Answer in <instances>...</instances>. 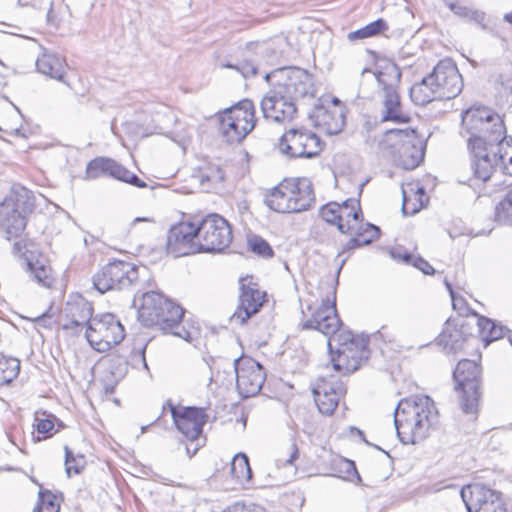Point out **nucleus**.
Returning <instances> with one entry per match:
<instances>
[{
  "label": "nucleus",
  "instance_id": "obj_1",
  "mask_svg": "<svg viewBox=\"0 0 512 512\" xmlns=\"http://www.w3.org/2000/svg\"><path fill=\"white\" fill-rule=\"evenodd\" d=\"M434 402L428 396L401 400L394 412L397 436L403 444H416L424 440L437 419Z\"/></svg>",
  "mask_w": 512,
  "mask_h": 512
},
{
  "label": "nucleus",
  "instance_id": "obj_2",
  "mask_svg": "<svg viewBox=\"0 0 512 512\" xmlns=\"http://www.w3.org/2000/svg\"><path fill=\"white\" fill-rule=\"evenodd\" d=\"M219 130L224 140L229 143L241 142L255 127V110L249 99L219 113Z\"/></svg>",
  "mask_w": 512,
  "mask_h": 512
},
{
  "label": "nucleus",
  "instance_id": "obj_3",
  "mask_svg": "<svg viewBox=\"0 0 512 512\" xmlns=\"http://www.w3.org/2000/svg\"><path fill=\"white\" fill-rule=\"evenodd\" d=\"M453 377L455 389L460 393L459 404L465 414L476 415L480 399L481 367L473 360L458 362Z\"/></svg>",
  "mask_w": 512,
  "mask_h": 512
},
{
  "label": "nucleus",
  "instance_id": "obj_4",
  "mask_svg": "<svg viewBox=\"0 0 512 512\" xmlns=\"http://www.w3.org/2000/svg\"><path fill=\"white\" fill-rule=\"evenodd\" d=\"M139 268L126 261L109 262L92 277L93 287L101 294L131 287L139 281Z\"/></svg>",
  "mask_w": 512,
  "mask_h": 512
},
{
  "label": "nucleus",
  "instance_id": "obj_5",
  "mask_svg": "<svg viewBox=\"0 0 512 512\" xmlns=\"http://www.w3.org/2000/svg\"><path fill=\"white\" fill-rule=\"evenodd\" d=\"M196 228L199 253L221 252L232 242L231 226L219 214L207 215L196 225Z\"/></svg>",
  "mask_w": 512,
  "mask_h": 512
},
{
  "label": "nucleus",
  "instance_id": "obj_6",
  "mask_svg": "<svg viewBox=\"0 0 512 512\" xmlns=\"http://www.w3.org/2000/svg\"><path fill=\"white\" fill-rule=\"evenodd\" d=\"M85 337L93 349L106 352L124 339L125 329L113 314L106 313L89 322Z\"/></svg>",
  "mask_w": 512,
  "mask_h": 512
},
{
  "label": "nucleus",
  "instance_id": "obj_7",
  "mask_svg": "<svg viewBox=\"0 0 512 512\" xmlns=\"http://www.w3.org/2000/svg\"><path fill=\"white\" fill-rule=\"evenodd\" d=\"M505 140L484 142L483 139L468 140V148L472 155L474 176L482 181L490 179L501 160L505 159L502 150Z\"/></svg>",
  "mask_w": 512,
  "mask_h": 512
},
{
  "label": "nucleus",
  "instance_id": "obj_8",
  "mask_svg": "<svg viewBox=\"0 0 512 512\" xmlns=\"http://www.w3.org/2000/svg\"><path fill=\"white\" fill-rule=\"evenodd\" d=\"M386 140L398 155V164L405 170L416 168L424 158V147L413 129L387 131Z\"/></svg>",
  "mask_w": 512,
  "mask_h": 512
},
{
  "label": "nucleus",
  "instance_id": "obj_9",
  "mask_svg": "<svg viewBox=\"0 0 512 512\" xmlns=\"http://www.w3.org/2000/svg\"><path fill=\"white\" fill-rule=\"evenodd\" d=\"M491 125V140L493 142L506 139V127L502 118L490 108L472 106L462 113V128L475 137L484 126Z\"/></svg>",
  "mask_w": 512,
  "mask_h": 512
},
{
  "label": "nucleus",
  "instance_id": "obj_10",
  "mask_svg": "<svg viewBox=\"0 0 512 512\" xmlns=\"http://www.w3.org/2000/svg\"><path fill=\"white\" fill-rule=\"evenodd\" d=\"M279 150L290 158H312L322 151L320 138L307 129H290L279 141Z\"/></svg>",
  "mask_w": 512,
  "mask_h": 512
},
{
  "label": "nucleus",
  "instance_id": "obj_11",
  "mask_svg": "<svg viewBox=\"0 0 512 512\" xmlns=\"http://www.w3.org/2000/svg\"><path fill=\"white\" fill-rule=\"evenodd\" d=\"M277 75L284 80L277 87L293 101L315 95L316 90L313 76L307 70L298 67L284 68L272 73H266L264 79L268 82L271 77H276Z\"/></svg>",
  "mask_w": 512,
  "mask_h": 512
},
{
  "label": "nucleus",
  "instance_id": "obj_12",
  "mask_svg": "<svg viewBox=\"0 0 512 512\" xmlns=\"http://www.w3.org/2000/svg\"><path fill=\"white\" fill-rule=\"evenodd\" d=\"M430 85H434L439 100H450L463 89L462 76L450 60H441L429 74Z\"/></svg>",
  "mask_w": 512,
  "mask_h": 512
},
{
  "label": "nucleus",
  "instance_id": "obj_13",
  "mask_svg": "<svg viewBox=\"0 0 512 512\" xmlns=\"http://www.w3.org/2000/svg\"><path fill=\"white\" fill-rule=\"evenodd\" d=\"M236 387L242 398L257 395L265 382L264 368L255 360L235 359Z\"/></svg>",
  "mask_w": 512,
  "mask_h": 512
},
{
  "label": "nucleus",
  "instance_id": "obj_14",
  "mask_svg": "<svg viewBox=\"0 0 512 512\" xmlns=\"http://www.w3.org/2000/svg\"><path fill=\"white\" fill-rule=\"evenodd\" d=\"M169 408L173 421L180 433H182L188 440H196L202 433L203 426L208 420V415L203 408L198 407H183L177 409L171 400H168L163 405V410Z\"/></svg>",
  "mask_w": 512,
  "mask_h": 512
},
{
  "label": "nucleus",
  "instance_id": "obj_15",
  "mask_svg": "<svg viewBox=\"0 0 512 512\" xmlns=\"http://www.w3.org/2000/svg\"><path fill=\"white\" fill-rule=\"evenodd\" d=\"M461 497L469 512H504L500 494L482 484L461 489Z\"/></svg>",
  "mask_w": 512,
  "mask_h": 512
},
{
  "label": "nucleus",
  "instance_id": "obj_16",
  "mask_svg": "<svg viewBox=\"0 0 512 512\" xmlns=\"http://www.w3.org/2000/svg\"><path fill=\"white\" fill-rule=\"evenodd\" d=\"M240 291L239 305L230 317V321L242 325L260 311L265 302L266 293L259 290L258 285L252 282V277L240 279Z\"/></svg>",
  "mask_w": 512,
  "mask_h": 512
},
{
  "label": "nucleus",
  "instance_id": "obj_17",
  "mask_svg": "<svg viewBox=\"0 0 512 512\" xmlns=\"http://www.w3.org/2000/svg\"><path fill=\"white\" fill-rule=\"evenodd\" d=\"M196 224L181 222L170 228L167 235V253L181 257L199 253Z\"/></svg>",
  "mask_w": 512,
  "mask_h": 512
},
{
  "label": "nucleus",
  "instance_id": "obj_18",
  "mask_svg": "<svg viewBox=\"0 0 512 512\" xmlns=\"http://www.w3.org/2000/svg\"><path fill=\"white\" fill-rule=\"evenodd\" d=\"M369 350L364 339L347 338L338 349L337 359H333L336 371L344 374L353 373L368 360Z\"/></svg>",
  "mask_w": 512,
  "mask_h": 512
},
{
  "label": "nucleus",
  "instance_id": "obj_19",
  "mask_svg": "<svg viewBox=\"0 0 512 512\" xmlns=\"http://www.w3.org/2000/svg\"><path fill=\"white\" fill-rule=\"evenodd\" d=\"M104 175L113 177L138 188H145L147 186V184L136 174L132 173L113 159L98 157L88 163L86 167L87 178L96 179Z\"/></svg>",
  "mask_w": 512,
  "mask_h": 512
},
{
  "label": "nucleus",
  "instance_id": "obj_20",
  "mask_svg": "<svg viewBox=\"0 0 512 512\" xmlns=\"http://www.w3.org/2000/svg\"><path fill=\"white\" fill-rule=\"evenodd\" d=\"M261 110L266 119L274 122L290 121L297 112L296 105L291 98L278 87L267 92L261 101Z\"/></svg>",
  "mask_w": 512,
  "mask_h": 512
},
{
  "label": "nucleus",
  "instance_id": "obj_21",
  "mask_svg": "<svg viewBox=\"0 0 512 512\" xmlns=\"http://www.w3.org/2000/svg\"><path fill=\"white\" fill-rule=\"evenodd\" d=\"M312 393L319 412L330 416L337 408L340 397L345 395L346 387L334 377L320 378L313 387Z\"/></svg>",
  "mask_w": 512,
  "mask_h": 512
},
{
  "label": "nucleus",
  "instance_id": "obj_22",
  "mask_svg": "<svg viewBox=\"0 0 512 512\" xmlns=\"http://www.w3.org/2000/svg\"><path fill=\"white\" fill-rule=\"evenodd\" d=\"M340 325L341 321L337 314L335 299L332 301L326 299L312 313L311 318L303 323V328L317 330L335 340Z\"/></svg>",
  "mask_w": 512,
  "mask_h": 512
},
{
  "label": "nucleus",
  "instance_id": "obj_23",
  "mask_svg": "<svg viewBox=\"0 0 512 512\" xmlns=\"http://www.w3.org/2000/svg\"><path fill=\"white\" fill-rule=\"evenodd\" d=\"M345 113V107H326V104L320 103L314 107L311 117L319 129L328 135H335L345 126Z\"/></svg>",
  "mask_w": 512,
  "mask_h": 512
},
{
  "label": "nucleus",
  "instance_id": "obj_24",
  "mask_svg": "<svg viewBox=\"0 0 512 512\" xmlns=\"http://www.w3.org/2000/svg\"><path fill=\"white\" fill-rule=\"evenodd\" d=\"M165 305L169 306V299L163 294L156 291L143 293L138 308V320L146 327H154L159 324Z\"/></svg>",
  "mask_w": 512,
  "mask_h": 512
},
{
  "label": "nucleus",
  "instance_id": "obj_25",
  "mask_svg": "<svg viewBox=\"0 0 512 512\" xmlns=\"http://www.w3.org/2000/svg\"><path fill=\"white\" fill-rule=\"evenodd\" d=\"M292 196L293 192L289 190L287 181L284 179L265 196L264 202L271 210L278 213H299L297 207H302L305 198L302 202H297Z\"/></svg>",
  "mask_w": 512,
  "mask_h": 512
},
{
  "label": "nucleus",
  "instance_id": "obj_26",
  "mask_svg": "<svg viewBox=\"0 0 512 512\" xmlns=\"http://www.w3.org/2000/svg\"><path fill=\"white\" fill-rule=\"evenodd\" d=\"M184 313L185 310L180 305L169 299V306L165 305L163 316L155 327H158L164 333H171L189 342L193 339L191 332L181 326Z\"/></svg>",
  "mask_w": 512,
  "mask_h": 512
},
{
  "label": "nucleus",
  "instance_id": "obj_27",
  "mask_svg": "<svg viewBox=\"0 0 512 512\" xmlns=\"http://www.w3.org/2000/svg\"><path fill=\"white\" fill-rule=\"evenodd\" d=\"M27 220L23 218L16 208H12L9 201L5 200L0 205V230L8 239L19 237L25 230Z\"/></svg>",
  "mask_w": 512,
  "mask_h": 512
},
{
  "label": "nucleus",
  "instance_id": "obj_28",
  "mask_svg": "<svg viewBox=\"0 0 512 512\" xmlns=\"http://www.w3.org/2000/svg\"><path fill=\"white\" fill-rule=\"evenodd\" d=\"M382 99V116L381 122L409 123L411 118L403 112L399 91L380 92Z\"/></svg>",
  "mask_w": 512,
  "mask_h": 512
},
{
  "label": "nucleus",
  "instance_id": "obj_29",
  "mask_svg": "<svg viewBox=\"0 0 512 512\" xmlns=\"http://www.w3.org/2000/svg\"><path fill=\"white\" fill-rule=\"evenodd\" d=\"M464 324L458 326L447 325L438 338V344L447 353H456L464 348L470 334L464 330Z\"/></svg>",
  "mask_w": 512,
  "mask_h": 512
},
{
  "label": "nucleus",
  "instance_id": "obj_30",
  "mask_svg": "<svg viewBox=\"0 0 512 512\" xmlns=\"http://www.w3.org/2000/svg\"><path fill=\"white\" fill-rule=\"evenodd\" d=\"M380 92L399 90L401 81V71L392 61H385L379 66V70L374 73Z\"/></svg>",
  "mask_w": 512,
  "mask_h": 512
},
{
  "label": "nucleus",
  "instance_id": "obj_31",
  "mask_svg": "<svg viewBox=\"0 0 512 512\" xmlns=\"http://www.w3.org/2000/svg\"><path fill=\"white\" fill-rule=\"evenodd\" d=\"M286 181L289 186V190L293 192L292 198L295 199L294 201L302 202L305 197L302 207H297L299 208V213L310 209L315 201L314 191L310 180L307 178H293L286 179Z\"/></svg>",
  "mask_w": 512,
  "mask_h": 512
},
{
  "label": "nucleus",
  "instance_id": "obj_32",
  "mask_svg": "<svg viewBox=\"0 0 512 512\" xmlns=\"http://www.w3.org/2000/svg\"><path fill=\"white\" fill-rule=\"evenodd\" d=\"M37 70L53 79L64 81V60L56 54L43 53L36 60Z\"/></svg>",
  "mask_w": 512,
  "mask_h": 512
},
{
  "label": "nucleus",
  "instance_id": "obj_33",
  "mask_svg": "<svg viewBox=\"0 0 512 512\" xmlns=\"http://www.w3.org/2000/svg\"><path fill=\"white\" fill-rule=\"evenodd\" d=\"M477 326L483 340L488 343L501 339L505 336L509 338V336L512 335L511 330L505 326L496 324L493 320L484 316L478 318Z\"/></svg>",
  "mask_w": 512,
  "mask_h": 512
},
{
  "label": "nucleus",
  "instance_id": "obj_34",
  "mask_svg": "<svg viewBox=\"0 0 512 512\" xmlns=\"http://www.w3.org/2000/svg\"><path fill=\"white\" fill-rule=\"evenodd\" d=\"M410 98L416 105H425L439 100L434 85H430L429 75L411 87Z\"/></svg>",
  "mask_w": 512,
  "mask_h": 512
},
{
  "label": "nucleus",
  "instance_id": "obj_35",
  "mask_svg": "<svg viewBox=\"0 0 512 512\" xmlns=\"http://www.w3.org/2000/svg\"><path fill=\"white\" fill-rule=\"evenodd\" d=\"M341 222L347 226H357L363 220L360 202L356 199H347L339 204Z\"/></svg>",
  "mask_w": 512,
  "mask_h": 512
},
{
  "label": "nucleus",
  "instance_id": "obj_36",
  "mask_svg": "<svg viewBox=\"0 0 512 512\" xmlns=\"http://www.w3.org/2000/svg\"><path fill=\"white\" fill-rule=\"evenodd\" d=\"M388 28V23L384 19L379 18L356 31L349 32L347 39L350 42H354L356 40L378 36L387 31Z\"/></svg>",
  "mask_w": 512,
  "mask_h": 512
},
{
  "label": "nucleus",
  "instance_id": "obj_37",
  "mask_svg": "<svg viewBox=\"0 0 512 512\" xmlns=\"http://www.w3.org/2000/svg\"><path fill=\"white\" fill-rule=\"evenodd\" d=\"M66 317H71L89 326L92 321L93 308L91 304L83 299L74 303H67L65 308Z\"/></svg>",
  "mask_w": 512,
  "mask_h": 512
},
{
  "label": "nucleus",
  "instance_id": "obj_38",
  "mask_svg": "<svg viewBox=\"0 0 512 512\" xmlns=\"http://www.w3.org/2000/svg\"><path fill=\"white\" fill-rule=\"evenodd\" d=\"M230 472L233 478L241 483L252 478V470L246 454L238 453L233 457Z\"/></svg>",
  "mask_w": 512,
  "mask_h": 512
},
{
  "label": "nucleus",
  "instance_id": "obj_39",
  "mask_svg": "<svg viewBox=\"0 0 512 512\" xmlns=\"http://www.w3.org/2000/svg\"><path fill=\"white\" fill-rule=\"evenodd\" d=\"M34 196L31 191L26 188H21L16 193L14 201H9L12 208H16L17 212L27 220V217L33 212L35 203Z\"/></svg>",
  "mask_w": 512,
  "mask_h": 512
},
{
  "label": "nucleus",
  "instance_id": "obj_40",
  "mask_svg": "<svg viewBox=\"0 0 512 512\" xmlns=\"http://www.w3.org/2000/svg\"><path fill=\"white\" fill-rule=\"evenodd\" d=\"M19 371L18 359L0 357V387L11 383L18 376Z\"/></svg>",
  "mask_w": 512,
  "mask_h": 512
},
{
  "label": "nucleus",
  "instance_id": "obj_41",
  "mask_svg": "<svg viewBox=\"0 0 512 512\" xmlns=\"http://www.w3.org/2000/svg\"><path fill=\"white\" fill-rule=\"evenodd\" d=\"M447 6L455 15H457L463 19L473 21V22L479 24L482 28L486 27V25L484 24V20H485L484 12L470 8V7H466L463 5H459L454 2H447Z\"/></svg>",
  "mask_w": 512,
  "mask_h": 512
},
{
  "label": "nucleus",
  "instance_id": "obj_42",
  "mask_svg": "<svg viewBox=\"0 0 512 512\" xmlns=\"http://www.w3.org/2000/svg\"><path fill=\"white\" fill-rule=\"evenodd\" d=\"M55 421L58 422L59 427H63L61 421H59L54 415L48 414L46 411H37L35 413V428L40 434L52 435V430L55 427Z\"/></svg>",
  "mask_w": 512,
  "mask_h": 512
},
{
  "label": "nucleus",
  "instance_id": "obj_43",
  "mask_svg": "<svg viewBox=\"0 0 512 512\" xmlns=\"http://www.w3.org/2000/svg\"><path fill=\"white\" fill-rule=\"evenodd\" d=\"M495 221L500 224H512V190L496 205Z\"/></svg>",
  "mask_w": 512,
  "mask_h": 512
},
{
  "label": "nucleus",
  "instance_id": "obj_44",
  "mask_svg": "<svg viewBox=\"0 0 512 512\" xmlns=\"http://www.w3.org/2000/svg\"><path fill=\"white\" fill-rule=\"evenodd\" d=\"M368 232L371 234L367 238L360 237L361 234H351L353 237L346 243L343 248V252L353 250L358 247L371 244L377 240L380 236V229L377 226H367Z\"/></svg>",
  "mask_w": 512,
  "mask_h": 512
},
{
  "label": "nucleus",
  "instance_id": "obj_45",
  "mask_svg": "<svg viewBox=\"0 0 512 512\" xmlns=\"http://www.w3.org/2000/svg\"><path fill=\"white\" fill-rule=\"evenodd\" d=\"M339 204L332 202L324 205L320 210V216L322 218V223L326 225H336L339 230V226L343 225V228L346 229L345 223L341 222V215L339 214Z\"/></svg>",
  "mask_w": 512,
  "mask_h": 512
},
{
  "label": "nucleus",
  "instance_id": "obj_46",
  "mask_svg": "<svg viewBox=\"0 0 512 512\" xmlns=\"http://www.w3.org/2000/svg\"><path fill=\"white\" fill-rule=\"evenodd\" d=\"M248 246L252 252L264 258H270L274 254L269 243L258 235L248 237Z\"/></svg>",
  "mask_w": 512,
  "mask_h": 512
},
{
  "label": "nucleus",
  "instance_id": "obj_47",
  "mask_svg": "<svg viewBox=\"0 0 512 512\" xmlns=\"http://www.w3.org/2000/svg\"><path fill=\"white\" fill-rule=\"evenodd\" d=\"M65 451V471L68 477L71 476V473L80 474L82 469L84 468V459L82 456L76 458L72 451L68 446L64 447Z\"/></svg>",
  "mask_w": 512,
  "mask_h": 512
},
{
  "label": "nucleus",
  "instance_id": "obj_48",
  "mask_svg": "<svg viewBox=\"0 0 512 512\" xmlns=\"http://www.w3.org/2000/svg\"><path fill=\"white\" fill-rule=\"evenodd\" d=\"M28 267L33 279L43 286H48V278L50 269L43 264L28 262Z\"/></svg>",
  "mask_w": 512,
  "mask_h": 512
},
{
  "label": "nucleus",
  "instance_id": "obj_49",
  "mask_svg": "<svg viewBox=\"0 0 512 512\" xmlns=\"http://www.w3.org/2000/svg\"><path fill=\"white\" fill-rule=\"evenodd\" d=\"M222 512H267L266 509L253 502L237 501L227 506Z\"/></svg>",
  "mask_w": 512,
  "mask_h": 512
},
{
  "label": "nucleus",
  "instance_id": "obj_50",
  "mask_svg": "<svg viewBox=\"0 0 512 512\" xmlns=\"http://www.w3.org/2000/svg\"><path fill=\"white\" fill-rule=\"evenodd\" d=\"M221 67L235 69L244 78H250L257 74V66L251 61H243L237 64L222 63Z\"/></svg>",
  "mask_w": 512,
  "mask_h": 512
},
{
  "label": "nucleus",
  "instance_id": "obj_51",
  "mask_svg": "<svg viewBox=\"0 0 512 512\" xmlns=\"http://www.w3.org/2000/svg\"><path fill=\"white\" fill-rule=\"evenodd\" d=\"M367 226H374L370 223H364L363 220L357 226H348V228L344 229L343 225L339 226V232L342 234H361L360 237L367 238L371 235L368 232Z\"/></svg>",
  "mask_w": 512,
  "mask_h": 512
},
{
  "label": "nucleus",
  "instance_id": "obj_52",
  "mask_svg": "<svg viewBox=\"0 0 512 512\" xmlns=\"http://www.w3.org/2000/svg\"><path fill=\"white\" fill-rule=\"evenodd\" d=\"M390 255L394 260L403 262L405 264H413V261L415 259V256L411 253L407 252L406 250L402 249L401 247L394 248L390 251Z\"/></svg>",
  "mask_w": 512,
  "mask_h": 512
},
{
  "label": "nucleus",
  "instance_id": "obj_53",
  "mask_svg": "<svg viewBox=\"0 0 512 512\" xmlns=\"http://www.w3.org/2000/svg\"><path fill=\"white\" fill-rule=\"evenodd\" d=\"M131 365L135 368L142 366L148 369V365L145 358V346H141L130 358Z\"/></svg>",
  "mask_w": 512,
  "mask_h": 512
},
{
  "label": "nucleus",
  "instance_id": "obj_54",
  "mask_svg": "<svg viewBox=\"0 0 512 512\" xmlns=\"http://www.w3.org/2000/svg\"><path fill=\"white\" fill-rule=\"evenodd\" d=\"M496 83L502 87L503 93L506 97L512 96V77L499 74L496 79Z\"/></svg>",
  "mask_w": 512,
  "mask_h": 512
},
{
  "label": "nucleus",
  "instance_id": "obj_55",
  "mask_svg": "<svg viewBox=\"0 0 512 512\" xmlns=\"http://www.w3.org/2000/svg\"><path fill=\"white\" fill-rule=\"evenodd\" d=\"M326 230H327V225L325 223L318 222L311 229V236L315 240L324 243L327 241L324 236V233L326 232Z\"/></svg>",
  "mask_w": 512,
  "mask_h": 512
},
{
  "label": "nucleus",
  "instance_id": "obj_56",
  "mask_svg": "<svg viewBox=\"0 0 512 512\" xmlns=\"http://www.w3.org/2000/svg\"><path fill=\"white\" fill-rule=\"evenodd\" d=\"M412 265L421 270L426 275H433L435 273V269L429 264V262L421 257L415 256Z\"/></svg>",
  "mask_w": 512,
  "mask_h": 512
},
{
  "label": "nucleus",
  "instance_id": "obj_57",
  "mask_svg": "<svg viewBox=\"0 0 512 512\" xmlns=\"http://www.w3.org/2000/svg\"><path fill=\"white\" fill-rule=\"evenodd\" d=\"M111 361H116L118 364L116 370L112 371L111 373L117 378L123 377L124 374L127 372L128 361L122 357H113L111 358Z\"/></svg>",
  "mask_w": 512,
  "mask_h": 512
},
{
  "label": "nucleus",
  "instance_id": "obj_58",
  "mask_svg": "<svg viewBox=\"0 0 512 512\" xmlns=\"http://www.w3.org/2000/svg\"><path fill=\"white\" fill-rule=\"evenodd\" d=\"M85 326L82 322H78V320L73 319L71 317H67L66 322L62 324L63 330H71L75 334L78 333L79 330H82V328Z\"/></svg>",
  "mask_w": 512,
  "mask_h": 512
},
{
  "label": "nucleus",
  "instance_id": "obj_59",
  "mask_svg": "<svg viewBox=\"0 0 512 512\" xmlns=\"http://www.w3.org/2000/svg\"><path fill=\"white\" fill-rule=\"evenodd\" d=\"M483 128V130H479L478 135H475V137H469L468 140L483 139L484 142H491V125H485Z\"/></svg>",
  "mask_w": 512,
  "mask_h": 512
},
{
  "label": "nucleus",
  "instance_id": "obj_60",
  "mask_svg": "<svg viewBox=\"0 0 512 512\" xmlns=\"http://www.w3.org/2000/svg\"><path fill=\"white\" fill-rule=\"evenodd\" d=\"M418 211H419V208H417L415 206H413V207L409 206V202H408L406 193H405V191H403V201H402V212H403V214L404 215H413V214H415Z\"/></svg>",
  "mask_w": 512,
  "mask_h": 512
},
{
  "label": "nucleus",
  "instance_id": "obj_61",
  "mask_svg": "<svg viewBox=\"0 0 512 512\" xmlns=\"http://www.w3.org/2000/svg\"><path fill=\"white\" fill-rule=\"evenodd\" d=\"M289 457L283 460L284 465H292L298 458V448L295 443L291 444Z\"/></svg>",
  "mask_w": 512,
  "mask_h": 512
},
{
  "label": "nucleus",
  "instance_id": "obj_62",
  "mask_svg": "<svg viewBox=\"0 0 512 512\" xmlns=\"http://www.w3.org/2000/svg\"><path fill=\"white\" fill-rule=\"evenodd\" d=\"M444 284H445L447 290L449 291V294H450L451 299L453 301V305L455 307L456 306V301H458V300L462 301L463 299L461 297L460 298L456 297L455 292H454V290L452 288V285H451V283L447 279L444 281Z\"/></svg>",
  "mask_w": 512,
  "mask_h": 512
},
{
  "label": "nucleus",
  "instance_id": "obj_63",
  "mask_svg": "<svg viewBox=\"0 0 512 512\" xmlns=\"http://www.w3.org/2000/svg\"><path fill=\"white\" fill-rule=\"evenodd\" d=\"M343 463H344V465L346 467V472L347 473H349L350 471H353L355 474H358L357 470H356V467H355V464H354L353 461L344 460ZM357 478H358L359 481L361 480L359 475H357Z\"/></svg>",
  "mask_w": 512,
  "mask_h": 512
},
{
  "label": "nucleus",
  "instance_id": "obj_64",
  "mask_svg": "<svg viewBox=\"0 0 512 512\" xmlns=\"http://www.w3.org/2000/svg\"><path fill=\"white\" fill-rule=\"evenodd\" d=\"M387 329V326L386 325H383L376 333L375 335H378L381 339L383 340H386V341H391V337L389 335H386L384 333V331Z\"/></svg>",
  "mask_w": 512,
  "mask_h": 512
}]
</instances>
